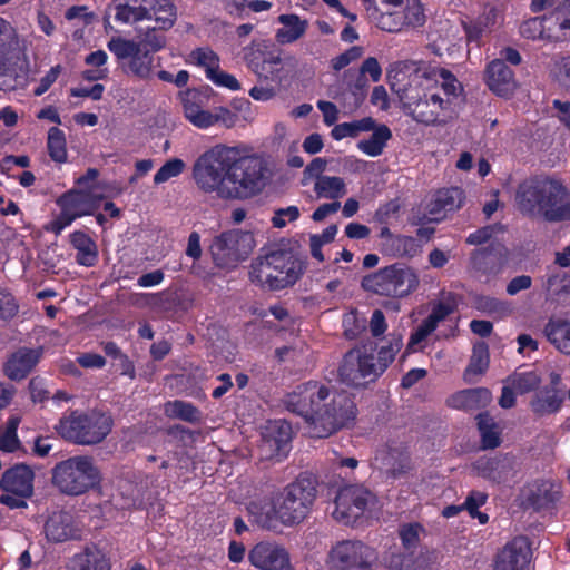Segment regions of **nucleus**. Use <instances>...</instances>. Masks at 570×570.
Returning <instances> with one entry per match:
<instances>
[{"label": "nucleus", "mask_w": 570, "mask_h": 570, "mask_svg": "<svg viewBox=\"0 0 570 570\" xmlns=\"http://www.w3.org/2000/svg\"><path fill=\"white\" fill-rule=\"evenodd\" d=\"M193 178L206 194H216L226 200H245L265 188L267 167L262 157L245 155L239 147L216 145L196 159Z\"/></svg>", "instance_id": "1"}, {"label": "nucleus", "mask_w": 570, "mask_h": 570, "mask_svg": "<svg viewBox=\"0 0 570 570\" xmlns=\"http://www.w3.org/2000/svg\"><path fill=\"white\" fill-rule=\"evenodd\" d=\"M283 403L288 411L312 424V434L316 438H327L345 428L357 412L348 392L317 381L297 385L285 395Z\"/></svg>", "instance_id": "2"}, {"label": "nucleus", "mask_w": 570, "mask_h": 570, "mask_svg": "<svg viewBox=\"0 0 570 570\" xmlns=\"http://www.w3.org/2000/svg\"><path fill=\"white\" fill-rule=\"evenodd\" d=\"M316 495V480L311 475L301 474L276 495L272 507L252 502L248 511L255 522L264 529L275 530L278 524L294 527L308 517Z\"/></svg>", "instance_id": "3"}, {"label": "nucleus", "mask_w": 570, "mask_h": 570, "mask_svg": "<svg viewBox=\"0 0 570 570\" xmlns=\"http://www.w3.org/2000/svg\"><path fill=\"white\" fill-rule=\"evenodd\" d=\"M515 207L532 219L570 220V190L558 178L539 175L522 180L515 190Z\"/></svg>", "instance_id": "4"}, {"label": "nucleus", "mask_w": 570, "mask_h": 570, "mask_svg": "<svg viewBox=\"0 0 570 570\" xmlns=\"http://www.w3.org/2000/svg\"><path fill=\"white\" fill-rule=\"evenodd\" d=\"M400 345L382 346L375 355L374 343L357 345L347 351L338 367V379L342 383L361 387L374 382L393 362Z\"/></svg>", "instance_id": "5"}, {"label": "nucleus", "mask_w": 570, "mask_h": 570, "mask_svg": "<svg viewBox=\"0 0 570 570\" xmlns=\"http://www.w3.org/2000/svg\"><path fill=\"white\" fill-rule=\"evenodd\" d=\"M304 269V262L291 247L278 246L252 262L249 278L262 287L279 291L294 285Z\"/></svg>", "instance_id": "6"}, {"label": "nucleus", "mask_w": 570, "mask_h": 570, "mask_svg": "<svg viewBox=\"0 0 570 570\" xmlns=\"http://www.w3.org/2000/svg\"><path fill=\"white\" fill-rule=\"evenodd\" d=\"M51 480L61 493L80 495L98 485L101 475L92 458L76 455L57 463Z\"/></svg>", "instance_id": "7"}, {"label": "nucleus", "mask_w": 570, "mask_h": 570, "mask_svg": "<svg viewBox=\"0 0 570 570\" xmlns=\"http://www.w3.org/2000/svg\"><path fill=\"white\" fill-rule=\"evenodd\" d=\"M111 428L112 419L107 413L73 411L68 416L60 419L56 430L67 441L81 445H94L104 441Z\"/></svg>", "instance_id": "8"}, {"label": "nucleus", "mask_w": 570, "mask_h": 570, "mask_svg": "<svg viewBox=\"0 0 570 570\" xmlns=\"http://www.w3.org/2000/svg\"><path fill=\"white\" fill-rule=\"evenodd\" d=\"M107 48L115 55L122 72L138 80L154 78L160 67V60L144 43H137L121 37L111 38Z\"/></svg>", "instance_id": "9"}, {"label": "nucleus", "mask_w": 570, "mask_h": 570, "mask_svg": "<svg viewBox=\"0 0 570 570\" xmlns=\"http://www.w3.org/2000/svg\"><path fill=\"white\" fill-rule=\"evenodd\" d=\"M362 287L382 296L405 297L419 286V277L411 268L393 264L363 277Z\"/></svg>", "instance_id": "10"}, {"label": "nucleus", "mask_w": 570, "mask_h": 570, "mask_svg": "<svg viewBox=\"0 0 570 570\" xmlns=\"http://www.w3.org/2000/svg\"><path fill=\"white\" fill-rule=\"evenodd\" d=\"M255 246L254 237L248 232L229 230L215 237L210 253L220 267L235 266L248 257Z\"/></svg>", "instance_id": "11"}, {"label": "nucleus", "mask_w": 570, "mask_h": 570, "mask_svg": "<svg viewBox=\"0 0 570 570\" xmlns=\"http://www.w3.org/2000/svg\"><path fill=\"white\" fill-rule=\"evenodd\" d=\"M247 67L259 78L281 82L284 78L281 51L265 42H253L244 49Z\"/></svg>", "instance_id": "12"}, {"label": "nucleus", "mask_w": 570, "mask_h": 570, "mask_svg": "<svg viewBox=\"0 0 570 570\" xmlns=\"http://www.w3.org/2000/svg\"><path fill=\"white\" fill-rule=\"evenodd\" d=\"M373 550L358 540H342L332 547L328 563L337 570H365L371 568Z\"/></svg>", "instance_id": "13"}, {"label": "nucleus", "mask_w": 570, "mask_h": 570, "mask_svg": "<svg viewBox=\"0 0 570 570\" xmlns=\"http://www.w3.org/2000/svg\"><path fill=\"white\" fill-rule=\"evenodd\" d=\"M372 499V493L361 485L344 487L336 494L332 515L344 524L354 523L364 513Z\"/></svg>", "instance_id": "14"}, {"label": "nucleus", "mask_w": 570, "mask_h": 570, "mask_svg": "<svg viewBox=\"0 0 570 570\" xmlns=\"http://www.w3.org/2000/svg\"><path fill=\"white\" fill-rule=\"evenodd\" d=\"M375 463L379 470L392 480L405 475L412 469L406 445L395 440L389 441L377 450Z\"/></svg>", "instance_id": "15"}, {"label": "nucleus", "mask_w": 570, "mask_h": 570, "mask_svg": "<svg viewBox=\"0 0 570 570\" xmlns=\"http://www.w3.org/2000/svg\"><path fill=\"white\" fill-rule=\"evenodd\" d=\"M248 561L259 570H294L288 551L275 541H261L248 551Z\"/></svg>", "instance_id": "16"}, {"label": "nucleus", "mask_w": 570, "mask_h": 570, "mask_svg": "<svg viewBox=\"0 0 570 570\" xmlns=\"http://www.w3.org/2000/svg\"><path fill=\"white\" fill-rule=\"evenodd\" d=\"M425 23L423 6L419 0H406L400 10L383 11L379 27L387 32H399L404 28H419Z\"/></svg>", "instance_id": "17"}, {"label": "nucleus", "mask_w": 570, "mask_h": 570, "mask_svg": "<svg viewBox=\"0 0 570 570\" xmlns=\"http://www.w3.org/2000/svg\"><path fill=\"white\" fill-rule=\"evenodd\" d=\"M561 495V482L551 478L537 479L524 489L525 503L535 511L552 509Z\"/></svg>", "instance_id": "18"}, {"label": "nucleus", "mask_w": 570, "mask_h": 570, "mask_svg": "<svg viewBox=\"0 0 570 570\" xmlns=\"http://www.w3.org/2000/svg\"><path fill=\"white\" fill-rule=\"evenodd\" d=\"M472 468L478 475L494 483H503L515 476L518 463L514 456L503 454L494 458L481 456Z\"/></svg>", "instance_id": "19"}, {"label": "nucleus", "mask_w": 570, "mask_h": 570, "mask_svg": "<svg viewBox=\"0 0 570 570\" xmlns=\"http://www.w3.org/2000/svg\"><path fill=\"white\" fill-rule=\"evenodd\" d=\"M530 560L531 549L527 538L517 537L497 554L494 570H527Z\"/></svg>", "instance_id": "20"}, {"label": "nucleus", "mask_w": 570, "mask_h": 570, "mask_svg": "<svg viewBox=\"0 0 570 570\" xmlns=\"http://www.w3.org/2000/svg\"><path fill=\"white\" fill-rule=\"evenodd\" d=\"M292 440V426L285 421L268 424L259 445L266 458L281 460L286 456Z\"/></svg>", "instance_id": "21"}, {"label": "nucleus", "mask_w": 570, "mask_h": 570, "mask_svg": "<svg viewBox=\"0 0 570 570\" xmlns=\"http://www.w3.org/2000/svg\"><path fill=\"white\" fill-rule=\"evenodd\" d=\"M42 356V348L20 347L3 364V373L11 381L26 379Z\"/></svg>", "instance_id": "22"}, {"label": "nucleus", "mask_w": 570, "mask_h": 570, "mask_svg": "<svg viewBox=\"0 0 570 570\" xmlns=\"http://www.w3.org/2000/svg\"><path fill=\"white\" fill-rule=\"evenodd\" d=\"M35 472L23 463L7 469L0 480V489L4 492L21 497L33 494Z\"/></svg>", "instance_id": "23"}, {"label": "nucleus", "mask_w": 570, "mask_h": 570, "mask_svg": "<svg viewBox=\"0 0 570 570\" xmlns=\"http://www.w3.org/2000/svg\"><path fill=\"white\" fill-rule=\"evenodd\" d=\"M45 533L49 541L65 542L81 538V529L69 512H53L45 523Z\"/></svg>", "instance_id": "24"}, {"label": "nucleus", "mask_w": 570, "mask_h": 570, "mask_svg": "<svg viewBox=\"0 0 570 570\" xmlns=\"http://www.w3.org/2000/svg\"><path fill=\"white\" fill-rule=\"evenodd\" d=\"M148 0H112L106 9L105 22L109 18L120 24H130L148 18Z\"/></svg>", "instance_id": "25"}, {"label": "nucleus", "mask_w": 570, "mask_h": 570, "mask_svg": "<svg viewBox=\"0 0 570 570\" xmlns=\"http://www.w3.org/2000/svg\"><path fill=\"white\" fill-rule=\"evenodd\" d=\"M485 82L491 91L501 97L511 96L517 87L513 71L502 59H495L488 65Z\"/></svg>", "instance_id": "26"}, {"label": "nucleus", "mask_w": 570, "mask_h": 570, "mask_svg": "<svg viewBox=\"0 0 570 570\" xmlns=\"http://www.w3.org/2000/svg\"><path fill=\"white\" fill-rule=\"evenodd\" d=\"M102 197L92 190H69L57 199L59 207H66L76 218L91 215L99 208Z\"/></svg>", "instance_id": "27"}, {"label": "nucleus", "mask_w": 570, "mask_h": 570, "mask_svg": "<svg viewBox=\"0 0 570 570\" xmlns=\"http://www.w3.org/2000/svg\"><path fill=\"white\" fill-rule=\"evenodd\" d=\"M566 400V390L541 387L532 395L529 407L537 417L557 414Z\"/></svg>", "instance_id": "28"}, {"label": "nucleus", "mask_w": 570, "mask_h": 570, "mask_svg": "<svg viewBox=\"0 0 570 570\" xmlns=\"http://www.w3.org/2000/svg\"><path fill=\"white\" fill-rule=\"evenodd\" d=\"M509 252L504 246L476 250L472 255L473 267L485 275H498L508 263Z\"/></svg>", "instance_id": "29"}, {"label": "nucleus", "mask_w": 570, "mask_h": 570, "mask_svg": "<svg viewBox=\"0 0 570 570\" xmlns=\"http://www.w3.org/2000/svg\"><path fill=\"white\" fill-rule=\"evenodd\" d=\"M12 37V28L8 21L0 18V90H13L18 85V75L4 58L7 46Z\"/></svg>", "instance_id": "30"}, {"label": "nucleus", "mask_w": 570, "mask_h": 570, "mask_svg": "<svg viewBox=\"0 0 570 570\" xmlns=\"http://www.w3.org/2000/svg\"><path fill=\"white\" fill-rule=\"evenodd\" d=\"M446 102L438 94H424L416 102L411 104V116L425 125H433L438 121L441 111Z\"/></svg>", "instance_id": "31"}, {"label": "nucleus", "mask_w": 570, "mask_h": 570, "mask_svg": "<svg viewBox=\"0 0 570 570\" xmlns=\"http://www.w3.org/2000/svg\"><path fill=\"white\" fill-rule=\"evenodd\" d=\"M492 401V393L487 387L466 389L453 394L448 403L458 410H479L485 407Z\"/></svg>", "instance_id": "32"}, {"label": "nucleus", "mask_w": 570, "mask_h": 570, "mask_svg": "<svg viewBox=\"0 0 570 570\" xmlns=\"http://www.w3.org/2000/svg\"><path fill=\"white\" fill-rule=\"evenodd\" d=\"M203 97L197 91H187L181 97L185 118L199 129L209 128L210 111L204 109Z\"/></svg>", "instance_id": "33"}, {"label": "nucleus", "mask_w": 570, "mask_h": 570, "mask_svg": "<svg viewBox=\"0 0 570 570\" xmlns=\"http://www.w3.org/2000/svg\"><path fill=\"white\" fill-rule=\"evenodd\" d=\"M278 22L282 27L277 29L275 38L279 45H288L297 41L305 35L308 28L307 20L301 19L296 14H281Z\"/></svg>", "instance_id": "34"}, {"label": "nucleus", "mask_w": 570, "mask_h": 570, "mask_svg": "<svg viewBox=\"0 0 570 570\" xmlns=\"http://www.w3.org/2000/svg\"><path fill=\"white\" fill-rule=\"evenodd\" d=\"M69 570H110V566L99 550L86 548L72 557Z\"/></svg>", "instance_id": "35"}, {"label": "nucleus", "mask_w": 570, "mask_h": 570, "mask_svg": "<svg viewBox=\"0 0 570 570\" xmlns=\"http://www.w3.org/2000/svg\"><path fill=\"white\" fill-rule=\"evenodd\" d=\"M544 334L560 352L570 354V322L552 318L547 323Z\"/></svg>", "instance_id": "36"}, {"label": "nucleus", "mask_w": 570, "mask_h": 570, "mask_svg": "<svg viewBox=\"0 0 570 570\" xmlns=\"http://www.w3.org/2000/svg\"><path fill=\"white\" fill-rule=\"evenodd\" d=\"M70 242L77 249L76 261L83 266H94L98 258L95 242L82 232H75L70 235Z\"/></svg>", "instance_id": "37"}, {"label": "nucleus", "mask_w": 570, "mask_h": 570, "mask_svg": "<svg viewBox=\"0 0 570 570\" xmlns=\"http://www.w3.org/2000/svg\"><path fill=\"white\" fill-rule=\"evenodd\" d=\"M148 18L155 19L156 26L160 30L169 29L176 20L174 4L169 0H148Z\"/></svg>", "instance_id": "38"}, {"label": "nucleus", "mask_w": 570, "mask_h": 570, "mask_svg": "<svg viewBox=\"0 0 570 570\" xmlns=\"http://www.w3.org/2000/svg\"><path fill=\"white\" fill-rule=\"evenodd\" d=\"M553 17V11L549 14H544L541 17H534L527 21H524L520 27L521 35L527 39H553L558 38V36L552 35V27L546 26L547 22H554L551 20Z\"/></svg>", "instance_id": "39"}, {"label": "nucleus", "mask_w": 570, "mask_h": 570, "mask_svg": "<svg viewBox=\"0 0 570 570\" xmlns=\"http://www.w3.org/2000/svg\"><path fill=\"white\" fill-rule=\"evenodd\" d=\"M373 134L368 139L360 140L357 147L364 154L376 157L383 153L386 142L391 139L392 132L385 125L376 126L374 124Z\"/></svg>", "instance_id": "40"}, {"label": "nucleus", "mask_w": 570, "mask_h": 570, "mask_svg": "<svg viewBox=\"0 0 570 570\" xmlns=\"http://www.w3.org/2000/svg\"><path fill=\"white\" fill-rule=\"evenodd\" d=\"M314 191L318 198L338 199L346 195L347 189L343 178L322 176L315 180Z\"/></svg>", "instance_id": "41"}, {"label": "nucleus", "mask_w": 570, "mask_h": 570, "mask_svg": "<svg viewBox=\"0 0 570 570\" xmlns=\"http://www.w3.org/2000/svg\"><path fill=\"white\" fill-rule=\"evenodd\" d=\"M463 191L458 187L439 190L431 205L430 213L439 214L441 212H453L462 205Z\"/></svg>", "instance_id": "42"}, {"label": "nucleus", "mask_w": 570, "mask_h": 570, "mask_svg": "<svg viewBox=\"0 0 570 570\" xmlns=\"http://www.w3.org/2000/svg\"><path fill=\"white\" fill-rule=\"evenodd\" d=\"M490 356L485 343L474 345L469 365L464 371V380L468 383H474V377L482 375L489 367Z\"/></svg>", "instance_id": "43"}, {"label": "nucleus", "mask_w": 570, "mask_h": 570, "mask_svg": "<svg viewBox=\"0 0 570 570\" xmlns=\"http://www.w3.org/2000/svg\"><path fill=\"white\" fill-rule=\"evenodd\" d=\"M389 570H429V558L421 553H393L387 561Z\"/></svg>", "instance_id": "44"}, {"label": "nucleus", "mask_w": 570, "mask_h": 570, "mask_svg": "<svg viewBox=\"0 0 570 570\" xmlns=\"http://www.w3.org/2000/svg\"><path fill=\"white\" fill-rule=\"evenodd\" d=\"M164 412L170 419H179L188 423H199L202 420V413L195 405L180 400L167 402Z\"/></svg>", "instance_id": "45"}, {"label": "nucleus", "mask_w": 570, "mask_h": 570, "mask_svg": "<svg viewBox=\"0 0 570 570\" xmlns=\"http://www.w3.org/2000/svg\"><path fill=\"white\" fill-rule=\"evenodd\" d=\"M20 422V416L12 415L8 419L4 426H0V451L13 453L21 448V442L17 435Z\"/></svg>", "instance_id": "46"}, {"label": "nucleus", "mask_w": 570, "mask_h": 570, "mask_svg": "<svg viewBox=\"0 0 570 570\" xmlns=\"http://www.w3.org/2000/svg\"><path fill=\"white\" fill-rule=\"evenodd\" d=\"M483 449H494L500 445V432L494 420L488 413L476 416Z\"/></svg>", "instance_id": "47"}, {"label": "nucleus", "mask_w": 570, "mask_h": 570, "mask_svg": "<svg viewBox=\"0 0 570 570\" xmlns=\"http://www.w3.org/2000/svg\"><path fill=\"white\" fill-rule=\"evenodd\" d=\"M503 383L510 384L517 393L525 394L538 389L541 383V379L534 371L528 372H513Z\"/></svg>", "instance_id": "48"}, {"label": "nucleus", "mask_w": 570, "mask_h": 570, "mask_svg": "<svg viewBox=\"0 0 570 570\" xmlns=\"http://www.w3.org/2000/svg\"><path fill=\"white\" fill-rule=\"evenodd\" d=\"M344 78L347 80V90L352 95L354 101L350 110L357 109L366 98L368 82L366 77L358 72L347 70L344 72Z\"/></svg>", "instance_id": "49"}, {"label": "nucleus", "mask_w": 570, "mask_h": 570, "mask_svg": "<svg viewBox=\"0 0 570 570\" xmlns=\"http://www.w3.org/2000/svg\"><path fill=\"white\" fill-rule=\"evenodd\" d=\"M372 129H374V119L371 117H365L363 119L355 120L352 122H343L336 125L332 129L331 135L335 140H341L346 137L354 138L358 136L360 132L371 131Z\"/></svg>", "instance_id": "50"}, {"label": "nucleus", "mask_w": 570, "mask_h": 570, "mask_svg": "<svg viewBox=\"0 0 570 570\" xmlns=\"http://www.w3.org/2000/svg\"><path fill=\"white\" fill-rule=\"evenodd\" d=\"M47 148L53 161L65 163L67 160L66 136L58 127H51L49 129Z\"/></svg>", "instance_id": "51"}, {"label": "nucleus", "mask_w": 570, "mask_h": 570, "mask_svg": "<svg viewBox=\"0 0 570 570\" xmlns=\"http://www.w3.org/2000/svg\"><path fill=\"white\" fill-rule=\"evenodd\" d=\"M186 168V164L180 158H171L167 160L155 174L154 183L163 184L169 179L179 176Z\"/></svg>", "instance_id": "52"}, {"label": "nucleus", "mask_w": 570, "mask_h": 570, "mask_svg": "<svg viewBox=\"0 0 570 570\" xmlns=\"http://www.w3.org/2000/svg\"><path fill=\"white\" fill-rule=\"evenodd\" d=\"M190 57L198 66L205 68L207 78L219 68V59L209 48H198L191 52Z\"/></svg>", "instance_id": "53"}, {"label": "nucleus", "mask_w": 570, "mask_h": 570, "mask_svg": "<svg viewBox=\"0 0 570 570\" xmlns=\"http://www.w3.org/2000/svg\"><path fill=\"white\" fill-rule=\"evenodd\" d=\"M500 21V11L491 7L484 11L483 16L479 20V28H473L468 30V38L470 40L478 39L479 35L483 30H490L494 26H497Z\"/></svg>", "instance_id": "54"}, {"label": "nucleus", "mask_w": 570, "mask_h": 570, "mask_svg": "<svg viewBox=\"0 0 570 570\" xmlns=\"http://www.w3.org/2000/svg\"><path fill=\"white\" fill-rule=\"evenodd\" d=\"M423 528L419 523L404 524L400 529V538L405 549L415 548L420 542Z\"/></svg>", "instance_id": "55"}, {"label": "nucleus", "mask_w": 570, "mask_h": 570, "mask_svg": "<svg viewBox=\"0 0 570 570\" xmlns=\"http://www.w3.org/2000/svg\"><path fill=\"white\" fill-rule=\"evenodd\" d=\"M363 55V48L358 46L351 47L343 53L334 57L331 60V67L335 71H340L343 68L347 67L351 62L360 59Z\"/></svg>", "instance_id": "56"}, {"label": "nucleus", "mask_w": 570, "mask_h": 570, "mask_svg": "<svg viewBox=\"0 0 570 570\" xmlns=\"http://www.w3.org/2000/svg\"><path fill=\"white\" fill-rule=\"evenodd\" d=\"M18 313V304L13 296L0 287V318L10 320Z\"/></svg>", "instance_id": "57"}, {"label": "nucleus", "mask_w": 570, "mask_h": 570, "mask_svg": "<svg viewBox=\"0 0 570 570\" xmlns=\"http://www.w3.org/2000/svg\"><path fill=\"white\" fill-rule=\"evenodd\" d=\"M209 121V127L220 122L225 127L230 128L236 124L237 115L225 107H217L214 109V111H210Z\"/></svg>", "instance_id": "58"}, {"label": "nucleus", "mask_w": 570, "mask_h": 570, "mask_svg": "<svg viewBox=\"0 0 570 570\" xmlns=\"http://www.w3.org/2000/svg\"><path fill=\"white\" fill-rule=\"evenodd\" d=\"M299 217V209L297 206H288L286 208H279L275 210V214L272 218V224L276 228H283L286 226L287 222H294Z\"/></svg>", "instance_id": "59"}, {"label": "nucleus", "mask_w": 570, "mask_h": 570, "mask_svg": "<svg viewBox=\"0 0 570 570\" xmlns=\"http://www.w3.org/2000/svg\"><path fill=\"white\" fill-rule=\"evenodd\" d=\"M60 214L52 219L47 226V230L59 235L66 227L71 225V223L76 219V216L70 213L66 207H60Z\"/></svg>", "instance_id": "60"}, {"label": "nucleus", "mask_w": 570, "mask_h": 570, "mask_svg": "<svg viewBox=\"0 0 570 570\" xmlns=\"http://www.w3.org/2000/svg\"><path fill=\"white\" fill-rule=\"evenodd\" d=\"M475 307L488 314H502L507 311L505 305L499 299L482 296L475 301Z\"/></svg>", "instance_id": "61"}, {"label": "nucleus", "mask_w": 570, "mask_h": 570, "mask_svg": "<svg viewBox=\"0 0 570 570\" xmlns=\"http://www.w3.org/2000/svg\"><path fill=\"white\" fill-rule=\"evenodd\" d=\"M365 320L360 321L356 313H348L343 318L344 334L347 338H355L364 328Z\"/></svg>", "instance_id": "62"}, {"label": "nucleus", "mask_w": 570, "mask_h": 570, "mask_svg": "<svg viewBox=\"0 0 570 570\" xmlns=\"http://www.w3.org/2000/svg\"><path fill=\"white\" fill-rule=\"evenodd\" d=\"M440 77L442 79L441 87L446 96L458 97L461 94L462 86L450 71L442 69Z\"/></svg>", "instance_id": "63"}, {"label": "nucleus", "mask_w": 570, "mask_h": 570, "mask_svg": "<svg viewBox=\"0 0 570 570\" xmlns=\"http://www.w3.org/2000/svg\"><path fill=\"white\" fill-rule=\"evenodd\" d=\"M454 311L451 304L439 302L432 308L431 314L426 320L436 328L439 323L444 321Z\"/></svg>", "instance_id": "64"}]
</instances>
